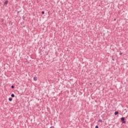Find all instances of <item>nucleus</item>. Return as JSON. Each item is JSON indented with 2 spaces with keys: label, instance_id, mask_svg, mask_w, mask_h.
Listing matches in <instances>:
<instances>
[{
  "label": "nucleus",
  "instance_id": "9d476101",
  "mask_svg": "<svg viewBox=\"0 0 128 128\" xmlns=\"http://www.w3.org/2000/svg\"><path fill=\"white\" fill-rule=\"evenodd\" d=\"M42 14H44V11H42Z\"/></svg>",
  "mask_w": 128,
  "mask_h": 128
},
{
  "label": "nucleus",
  "instance_id": "2eb2a0df",
  "mask_svg": "<svg viewBox=\"0 0 128 128\" xmlns=\"http://www.w3.org/2000/svg\"><path fill=\"white\" fill-rule=\"evenodd\" d=\"M114 21L116 20V18H115V19H114Z\"/></svg>",
  "mask_w": 128,
  "mask_h": 128
},
{
  "label": "nucleus",
  "instance_id": "423d86ee",
  "mask_svg": "<svg viewBox=\"0 0 128 128\" xmlns=\"http://www.w3.org/2000/svg\"><path fill=\"white\" fill-rule=\"evenodd\" d=\"M20 12H22V10L17 12V14H18H18H20Z\"/></svg>",
  "mask_w": 128,
  "mask_h": 128
},
{
  "label": "nucleus",
  "instance_id": "9b49d317",
  "mask_svg": "<svg viewBox=\"0 0 128 128\" xmlns=\"http://www.w3.org/2000/svg\"><path fill=\"white\" fill-rule=\"evenodd\" d=\"M95 128H98V126H95Z\"/></svg>",
  "mask_w": 128,
  "mask_h": 128
},
{
  "label": "nucleus",
  "instance_id": "20e7f679",
  "mask_svg": "<svg viewBox=\"0 0 128 128\" xmlns=\"http://www.w3.org/2000/svg\"><path fill=\"white\" fill-rule=\"evenodd\" d=\"M117 114H118V112L116 111L114 112V116H117Z\"/></svg>",
  "mask_w": 128,
  "mask_h": 128
},
{
  "label": "nucleus",
  "instance_id": "ddd939ff",
  "mask_svg": "<svg viewBox=\"0 0 128 128\" xmlns=\"http://www.w3.org/2000/svg\"><path fill=\"white\" fill-rule=\"evenodd\" d=\"M23 20H24V16H22Z\"/></svg>",
  "mask_w": 128,
  "mask_h": 128
},
{
  "label": "nucleus",
  "instance_id": "f257e3e1",
  "mask_svg": "<svg viewBox=\"0 0 128 128\" xmlns=\"http://www.w3.org/2000/svg\"><path fill=\"white\" fill-rule=\"evenodd\" d=\"M120 120L122 124H126V118L124 117H122Z\"/></svg>",
  "mask_w": 128,
  "mask_h": 128
},
{
  "label": "nucleus",
  "instance_id": "6e6552de",
  "mask_svg": "<svg viewBox=\"0 0 128 128\" xmlns=\"http://www.w3.org/2000/svg\"><path fill=\"white\" fill-rule=\"evenodd\" d=\"M98 122H102V120H98Z\"/></svg>",
  "mask_w": 128,
  "mask_h": 128
},
{
  "label": "nucleus",
  "instance_id": "f8f14e48",
  "mask_svg": "<svg viewBox=\"0 0 128 128\" xmlns=\"http://www.w3.org/2000/svg\"><path fill=\"white\" fill-rule=\"evenodd\" d=\"M120 56H122V52H120Z\"/></svg>",
  "mask_w": 128,
  "mask_h": 128
},
{
  "label": "nucleus",
  "instance_id": "39448f33",
  "mask_svg": "<svg viewBox=\"0 0 128 128\" xmlns=\"http://www.w3.org/2000/svg\"><path fill=\"white\" fill-rule=\"evenodd\" d=\"M8 100H9V102H12V98H8Z\"/></svg>",
  "mask_w": 128,
  "mask_h": 128
},
{
  "label": "nucleus",
  "instance_id": "f03ea898",
  "mask_svg": "<svg viewBox=\"0 0 128 128\" xmlns=\"http://www.w3.org/2000/svg\"><path fill=\"white\" fill-rule=\"evenodd\" d=\"M4 4H8V0H6V2H4Z\"/></svg>",
  "mask_w": 128,
  "mask_h": 128
},
{
  "label": "nucleus",
  "instance_id": "7ed1b4c3",
  "mask_svg": "<svg viewBox=\"0 0 128 128\" xmlns=\"http://www.w3.org/2000/svg\"><path fill=\"white\" fill-rule=\"evenodd\" d=\"M34 80L35 82H36V80H38V78L37 77H34Z\"/></svg>",
  "mask_w": 128,
  "mask_h": 128
},
{
  "label": "nucleus",
  "instance_id": "dca6fc26",
  "mask_svg": "<svg viewBox=\"0 0 128 128\" xmlns=\"http://www.w3.org/2000/svg\"><path fill=\"white\" fill-rule=\"evenodd\" d=\"M113 60H114V59H112Z\"/></svg>",
  "mask_w": 128,
  "mask_h": 128
},
{
  "label": "nucleus",
  "instance_id": "4468645a",
  "mask_svg": "<svg viewBox=\"0 0 128 128\" xmlns=\"http://www.w3.org/2000/svg\"><path fill=\"white\" fill-rule=\"evenodd\" d=\"M50 128H54V126H51L50 127Z\"/></svg>",
  "mask_w": 128,
  "mask_h": 128
},
{
  "label": "nucleus",
  "instance_id": "0eeeda50",
  "mask_svg": "<svg viewBox=\"0 0 128 128\" xmlns=\"http://www.w3.org/2000/svg\"><path fill=\"white\" fill-rule=\"evenodd\" d=\"M11 96H12V98H14V96H15L14 94H11Z\"/></svg>",
  "mask_w": 128,
  "mask_h": 128
},
{
  "label": "nucleus",
  "instance_id": "1a4fd4ad",
  "mask_svg": "<svg viewBox=\"0 0 128 128\" xmlns=\"http://www.w3.org/2000/svg\"><path fill=\"white\" fill-rule=\"evenodd\" d=\"M12 88H14V85H12L11 86Z\"/></svg>",
  "mask_w": 128,
  "mask_h": 128
}]
</instances>
